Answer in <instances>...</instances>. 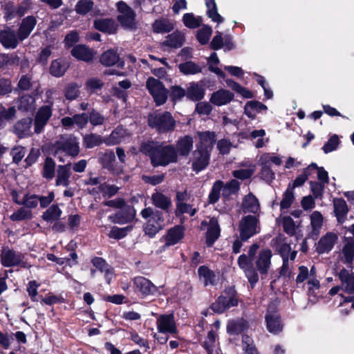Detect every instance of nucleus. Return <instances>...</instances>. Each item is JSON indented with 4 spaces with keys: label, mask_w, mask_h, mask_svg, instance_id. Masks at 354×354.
I'll list each match as a JSON object with an SVG mask.
<instances>
[{
    "label": "nucleus",
    "mask_w": 354,
    "mask_h": 354,
    "mask_svg": "<svg viewBox=\"0 0 354 354\" xmlns=\"http://www.w3.org/2000/svg\"><path fill=\"white\" fill-rule=\"evenodd\" d=\"M141 216L146 220L145 232L150 236H153L165 226L162 213L151 207H147L141 211Z\"/></svg>",
    "instance_id": "1"
},
{
    "label": "nucleus",
    "mask_w": 354,
    "mask_h": 354,
    "mask_svg": "<svg viewBox=\"0 0 354 354\" xmlns=\"http://www.w3.org/2000/svg\"><path fill=\"white\" fill-rule=\"evenodd\" d=\"M259 246L258 244H252L248 250V257L245 254L241 255L238 259V264L242 269L251 284H254L259 279L257 271L252 267L251 258L254 259L257 250Z\"/></svg>",
    "instance_id": "2"
},
{
    "label": "nucleus",
    "mask_w": 354,
    "mask_h": 354,
    "mask_svg": "<svg viewBox=\"0 0 354 354\" xmlns=\"http://www.w3.org/2000/svg\"><path fill=\"white\" fill-rule=\"evenodd\" d=\"M149 124L159 132H167L174 130L175 120L169 112L154 113L149 116Z\"/></svg>",
    "instance_id": "3"
},
{
    "label": "nucleus",
    "mask_w": 354,
    "mask_h": 354,
    "mask_svg": "<svg viewBox=\"0 0 354 354\" xmlns=\"http://www.w3.org/2000/svg\"><path fill=\"white\" fill-rule=\"evenodd\" d=\"M177 160L175 148L171 145H159L156 153L151 155V163L154 167L166 166Z\"/></svg>",
    "instance_id": "4"
},
{
    "label": "nucleus",
    "mask_w": 354,
    "mask_h": 354,
    "mask_svg": "<svg viewBox=\"0 0 354 354\" xmlns=\"http://www.w3.org/2000/svg\"><path fill=\"white\" fill-rule=\"evenodd\" d=\"M146 86L149 93L152 95L156 105L163 104L167 99V91L163 84L154 77H149Z\"/></svg>",
    "instance_id": "5"
},
{
    "label": "nucleus",
    "mask_w": 354,
    "mask_h": 354,
    "mask_svg": "<svg viewBox=\"0 0 354 354\" xmlns=\"http://www.w3.org/2000/svg\"><path fill=\"white\" fill-rule=\"evenodd\" d=\"M54 148V155L55 156H58L61 152H65L68 155L75 156L80 151L78 142L76 138L73 136L62 138L55 142Z\"/></svg>",
    "instance_id": "6"
},
{
    "label": "nucleus",
    "mask_w": 354,
    "mask_h": 354,
    "mask_svg": "<svg viewBox=\"0 0 354 354\" xmlns=\"http://www.w3.org/2000/svg\"><path fill=\"white\" fill-rule=\"evenodd\" d=\"M240 236L242 240H247L259 232L258 219L254 216H244L239 223Z\"/></svg>",
    "instance_id": "7"
},
{
    "label": "nucleus",
    "mask_w": 354,
    "mask_h": 354,
    "mask_svg": "<svg viewBox=\"0 0 354 354\" xmlns=\"http://www.w3.org/2000/svg\"><path fill=\"white\" fill-rule=\"evenodd\" d=\"M135 291L139 292L142 297L156 296L160 294L159 288L150 280L143 277H137L133 279Z\"/></svg>",
    "instance_id": "8"
},
{
    "label": "nucleus",
    "mask_w": 354,
    "mask_h": 354,
    "mask_svg": "<svg viewBox=\"0 0 354 354\" xmlns=\"http://www.w3.org/2000/svg\"><path fill=\"white\" fill-rule=\"evenodd\" d=\"M277 304L272 303L268 308L266 315L267 328L270 333L276 334L282 330L283 326L280 317L276 311Z\"/></svg>",
    "instance_id": "9"
},
{
    "label": "nucleus",
    "mask_w": 354,
    "mask_h": 354,
    "mask_svg": "<svg viewBox=\"0 0 354 354\" xmlns=\"http://www.w3.org/2000/svg\"><path fill=\"white\" fill-rule=\"evenodd\" d=\"M272 252L268 248L261 249L254 258V264L257 271L261 274H266L271 267Z\"/></svg>",
    "instance_id": "10"
},
{
    "label": "nucleus",
    "mask_w": 354,
    "mask_h": 354,
    "mask_svg": "<svg viewBox=\"0 0 354 354\" xmlns=\"http://www.w3.org/2000/svg\"><path fill=\"white\" fill-rule=\"evenodd\" d=\"M117 8L120 12L118 21L124 27L132 28L135 24L136 17L133 10L123 1L117 3Z\"/></svg>",
    "instance_id": "11"
},
{
    "label": "nucleus",
    "mask_w": 354,
    "mask_h": 354,
    "mask_svg": "<svg viewBox=\"0 0 354 354\" xmlns=\"http://www.w3.org/2000/svg\"><path fill=\"white\" fill-rule=\"evenodd\" d=\"M237 299L235 298L233 291L230 294L226 292L223 294L218 299L212 304L211 308L217 313H223L226 309L236 306Z\"/></svg>",
    "instance_id": "12"
},
{
    "label": "nucleus",
    "mask_w": 354,
    "mask_h": 354,
    "mask_svg": "<svg viewBox=\"0 0 354 354\" xmlns=\"http://www.w3.org/2000/svg\"><path fill=\"white\" fill-rule=\"evenodd\" d=\"M53 102L48 105L41 106L37 111L35 118V131L39 133L42 131L52 115Z\"/></svg>",
    "instance_id": "13"
},
{
    "label": "nucleus",
    "mask_w": 354,
    "mask_h": 354,
    "mask_svg": "<svg viewBox=\"0 0 354 354\" xmlns=\"http://www.w3.org/2000/svg\"><path fill=\"white\" fill-rule=\"evenodd\" d=\"M156 326L158 332L162 333L176 334L177 327L172 314L162 315L156 321Z\"/></svg>",
    "instance_id": "14"
},
{
    "label": "nucleus",
    "mask_w": 354,
    "mask_h": 354,
    "mask_svg": "<svg viewBox=\"0 0 354 354\" xmlns=\"http://www.w3.org/2000/svg\"><path fill=\"white\" fill-rule=\"evenodd\" d=\"M24 256L8 248H3L1 253V261L3 266L12 267L22 263Z\"/></svg>",
    "instance_id": "15"
},
{
    "label": "nucleus",
    "mask_w": 354,
    "mask_h": 354,
    "mask_svg": "<svg viewBox=\"0 0 354 354\" xmlns=\"http://www.w3.org/2000/svg\"><path fill=\"white\" fill-rule=\"evenodd\" d=\"M198 137L196 149L210 153L216 141V133L214 131L198 132Z\"/></svg>",
    "instance_id": "16"
},
{
    "label": "nucleus",
    "mask_w": 354,
    "mask_h": 354,
    "mask_svg": "<svg viewBox=\"0 0 354 354\" xmlns=\"http://www.w3.org/2000/svg\"><path fill=\"white\" fill-rule=\"evenodd\" d=\"M234 94L226 89H219L212 93L209 101L213 104L221 106L230 103L234 99Z\"/></svg>",
    "instance_id": "17"
},
{
    "label": "nucleus",
    "mask_w": 354,
    "mask_h": 354,
    "mask_svg": "<svg viewBox=\"0 0 354 354\" xmlns=\"http://www.w3.org/2000/svg\"><path fill=\"white\" fill-rule=\"evenodd\" d=\"M210 153L196 149L193 153L192 168L198 172L204 169L209 163Z\"/></svg>",
    "instance_id": "18"
},
{
    "label": "nucleus",
    "mask_w": 354,
    "mask_h": 354,
    "mask_svg": "<svg viewBox=\"0 0 354 354\" xmlns=\"http://www.w3.org/2000/svg\"><path fill=\"white\" fill-rule=\"evenodd\" d=\"M338 276L341 281V290L348 295H354V272L342 269Z\"/></svg>",
    "instance_id": "19"
},
{
    "label": "nucleus",
    "mask_w": 354,
    "mask_h": 354,
    "mask_svg": "<svg viewBox=\"0 0 354 354\" xmlns=\"http://www.w3.org/2000/svg\"><path fill=\"white\" fill-rule=\"evenodd\" d=\"M337 240V235L333 232H328L322 236L317 245V251L319 254L330 252Z\"/></svg>",
    "instance_id": "20"
},
{
    "label": "nucleus",
    "mask_w": 354,
    "mask_h": 354,
    "mask_svg": "<svg viewBox=\"0 0 354 354\" xmlns=\"http://www.w3.org/2000/svg\"><path fill=\"white\" fill-rule=\"evenodd\" d=\"M218 334L213 329L210 330L203 342V347L208 354H222L218 347Z\"/></svg>",
    "instance_id": "21"
},
{
    "label": "nucleus",
    "mask_w": 354,
    "mask_h": 354,
    "mask_svg": "<svg viewBox=\"0 0 354 354\" xmlns=\"http://www.w3.org/2000/svg\"><path fill=\"white\" fill-rule=\"evenodd\" d=\"M0 42L6 48H15L19 40L14 30L6 28L0 32Z\"/></svg>",
    "instance_id": "22"
},
{
    "label": "nucleus",
    "mask_w": 354,
    "mask_h": 354,
    "mask_svg": "<svg viewBox=\"0 0 354 354\" xmlns=\"http://www.w3.org/2000/svg\"><path fill=\"white\" fill-rule=\"evenodd\" d=\"M129 133L127 131V129L118 127H117L107 138L104 142L107 145H116L121 142L126 141L129 138Z\"/></svg>",
    "instance_id": "23"
},
{
    "label": "nucleus",
    "mask_w": 354,
    "mask_h": 354,
    "mask_svg": "<svg viewBox=\"0 0 354 354\" xmlns=\"http://www.w3.org/2000/svg\"><path fill=\"white\" fill-rule=\"evenodd\" d=\"M71 54L75 58L84 62H90L93 59L95 53L84 45L75 46L71 50Z\"/></svg>",
    "instance_id": "24"
},
{
    "label": "nucleus",
    "mask_w": 354,
    "mask_h": 354,
    "mask_svg": "<svg viewBox=\"0 0 354 354\" xmlns=\"http://www.w3.org/2000/svg\"><path fill=\"white\" fill-rule=\"evenodd\" d=\"M36 19L32 16H28L24 19L19 29V38L24 40L30 34L36 25Z\"/></svg>",
    "instance_id": "25"
},
{
    "label": "nucleus",
    "mask_w": 354,
    "mask_h": 354,
    "mask_svg": "<svg viewBox=\"0 0 354 354\" xmlns=\"http://www.w3.org/2000/svg\"><path fill=\"white\" fill-rule=\"evenodd\" d=\"M334 212L337 222L343 223L348 213V207L346 201L342 198L333 199Z\"/></svg>",
    "instance_id": "26"
},
{
    "label": "nucleus",
    "mask_w": 354,
    "mask_h": 354,
    "mask_svg": "<svg viewBox=\"0 0 354 354\" xmlns=\"http://www.w3.org/2000/svg\"><path fill=\"white\" fill-rule=\"evenodd\" d=\"M71 165H59L57 167V175L56 179V186L68 187L69 185V178L71 177Z\"/></svg>",
    "instance_id": "27"
},
{
    "label": "nucleus",
    "mask_w": 354,
    "mask_h": 354,
    "mask_svg": "<svg viewBox=\"0 0 354 354\" xmlns=\"http://www.w3.org/2000/svg\"><path fill=\"white\" fill-rule=\"evenodd\" d=\"M220 236V227L218 221L212 218L209 221V227L206 234V243L208 246H212L215 241Z\"/></svg>",
    "instance_id": "28"
},
{
    "label": "nucleus",
    "mask_w": 354,
    "mask_h": 354,
    "mask_svg": "<svg viewBox=\"0 0 354 354\" xmlns=\"http://www.w3.org/2000/svg\"><path fill=\"white\" fill-rule=\"evenodd\" d=\"M32 119L26 118L17 122L14 127L15 133L19 137H25L31 133Z\"/></svg>",
    "instance_id": "29"
},
{
    "label": "nucleus",
    "mask_w": 354,
    "mask_h": 354,
    "mask_svg": "<svg viewBox=\"0 0 354 354\" xmlns=\"http://www.w3.org/2000/svg\"><path fill=\"white\" fill-rule=\"evenodd\" d=\"M207 15L213 22L218 24L224 21V18L218 12V8L215 0H205Z\"/></svg>",
    "instance_id": "30"
},
{
    "label": "nucleus",
    "mask_w": 354,
    "mask_h": 354,
    "mask_svg": "<svg viewBox=\"0 0 354 354\" xmlns=\"http://www.w3.org/2000/svg\"><path fill=\"white\" fill-rule=\"evenodd\" d=\"M248 328V322L242 319L230 320L227 326V331L230 335H238L246 330Z\"/></svg>",
    "instance_id": "31"
},
{
    "label": "nucleus",
    "mask_w": 354,
    "mask_h": 354,
    "mask_svg": "<svg viewBox=\"0 0 354 354\" xmlns=\"http://www.w3.org/2000/svg\"><path fill=\"white\" fill-rule=\"evenodd\" d=\"M242 208L245 213H257L259 210V203L257 198L252 194L245 196L242 202Z\"/></svg>",
    "instance_id": "32"
},
{
    "label": "nucleus",
    "mask_w": 354,
    "mask_h": 354,
    "mask_svg": "<svg viewBox=\"0 0 354 354\" xmlns=\"http://www.w3.org/2000/svg\"><path fill=\"white\" fill-rule=\"evenodd\" d=\"M94 26L97 30L109 34L114 33L116 30L115 21L109 19H98L95 20Z\"/></svg>",
    "instance_id": "33"
},
{
    "label": "nucleus",
    "mask_w": 354,
    "mask_h": 354,
    "mask_svg": "<svg viewBox=\"0 0 354 354\" xmlns=\"http://www.w3.org/2000/svg\"><path fill=\"white\" fill-rule=\"evenodd\" d=\"M198 274L200 281L205 286L214 285L216 280V277L214 272L205 266H201L198 268Z\"/></svg>",
    "instance_id": "34"
},
{
    "label": "nucleus",
    "mask_w": 354,
    "mask_h": 354,
    "mask_svg": "<svg viewBox=\"0 0 354 354\" xmlns=\"http://www.w3.org/2000/svg\"><path fill=\"white\" fill-rule=\"evenodd\" d=\"M184 40V35L181 32L175 31L167 37L163 45L171 48H180L183 46Z\"/></svg>",
    "instance_id": "35"
},
{
    "label": "nucleus",
    "mask_w": 354,
    "mask_h": 354,
    "mask_svg": "<svg viewBox=\"0 0 354 354\" xmlns=\"http://www.w3.org/2000/svg\"><path fill=\"white\" fill-rule=\"evenodd\" d=\"M245 113L250 118H254L257 113L267 110V106L257 101H250L245 106Z\"/></svg>",
    "instance_id": "36"
},
{
    "label": "nucleus",
    "mask_w": 354,
    "mask_h": 354,
    "mask_svg": "<svg viewBox=\"0 0 354 354\" xmlns=\"http://www.w3.org/2000/svg\"><path fill=\"white\" fill-rule=\"evenodd\" d=\"M100 61L105 66H111L119 63L120 57L115 50L111 49L102 53Z\"/></svg>",
    "instance_id": "37"
},
{
    "label": "nucleus",
    "mask_w": 354,
    "mask_h": 354,
    "mask_svg": "<svg viewBox=\"0 0 354 354\" xmlns=\"http://www.w3.org/2000/svg\"><path fill=\"white\" fill-rule=\"evenodd\" d=\"M320 286L319 281L316 278V270L314 266L310 269V278L307 282V288L309 297H316V291L319 290Z\"/></svg>",
    "instance_id": "38"
},
{
    "label": "nucleus",
    "mask_w": 354,
    "mask_h": 354,
    "mask_svg": "<svg viewBox=\"0 0 354 354\" xmlns=\"http://www.w3.org/2000/svg\"><path fill=\"white\" fill-rule=\"evenodd\" d=\"M151 200L156 207L162 209H167L171 205V199L160 192L153 193Z\"/></svg>",
    "instance_id": "39"
},
{
    "label": "nucleus",
    "mask_w": 354,
    "mask_h": 354,
    "mask_svg": "<svg viewBox=\"0 0 354 354\" xmlns=\"http://www.w3.org/2000/svg\"><path fill=\"white\" fill-rule=\"evenodd\" d=\"M310 225L312 227V235L317 236L319 232L323 225L324 218L322 214L318 212H313L310 216Z\"/></svg>",
    "instance_id": "40"
},
{
    "label": "nucleus",
    "mask_w": 354,
    "mask_h": 354,
    "mask_svg": "<svg viewBox=\"0 0 354 354\" xmlns=\"http://www.w3.org/2000/svg\"><path fill=\"white\" fill-rule=\"evenodd\" d=\"M183 230L180 227H175L171 229L166 237V245H172L177 243L183 237Z\"/></svg>",
    "instance_id": "41"
},
{
    "label": "nucleus",
    "mask_w": 354,
    "mask_h": 354,
    "mask_svg": "<svg viewBox=\"0 0 354 354\" xmlns=\"http://www.w3.org/2000/svg\"><path fill=\"white\" fill-rule=\"evenodd\" d=\"M183 22L187 28L194 29L201 26L202 23V17L200 16H195L192 12L185 13L183 17Z\"/></svg>",
    "instance_id": "42"
},
{
    "label": "nucleus",
    "mask_w": 354,
    "mask_h": 354,
    "mask_svg": "<svg viewBox=\"0 0 354 354\" xmlns=\"http://www.w3.org/2000/svg\"><path fill=\"white\" fill-rule=\"evenodd\" d=\"M180 71L184 75H195L201 72L202 68L200 66L193 62H186L178 65Z\"/></svg>",
    "instance_id": "43"
},
{
    "label": "nucleus",
    "mask_w": 354,
    "mask_h": 354,
    "mask_svg": "<svg viewBox=\"0 0 354 354\" xmlns=\"http://www.w3.org/2000/svg\"><path fill=\"white\" fill-rule=\"evenodd\" d=\"M205 95L204 88L198 84H192L187 91V96L192 100H200Z\"/></svg>",
    "instance_id": "44"
},
{
    "label": "nucleus",
    "mask_w": 354,
    "mask_h": 354,
    "mask_svg": "<svg viewBox=\"0 0 354 354\" xmlns=\"http://www.w3.org/2000/svg\"><path fill=\"white\" fill-rule=\"evenodd\" d=\"M245 166L246 168H241L233 171L232 174L234 177L238 179L245 180L252 176L256 170L255 165L249 164Z\"/></svg>",
    "instance_id": "45"
},
{
    "label": "nucleus",
    "mask_w": 354,
    "mask_h": 354,
    "mask_svg": "<svg viewBox=\"0 0 354 354\" xmlns=\"http://www.w3.org/2000/svg\"><path fill=\"white\" fill-rule=\"evenodd\" d=\"M220 61L216 53H212L211 55L207 58V64L209 71L216 73L218 76L221 78L225 77V74L219 68L217 65Z\"/></svg>",
    "instance_id": "46"
},
{
    "label": "nucleus",
    "mask_w": 354,
    "mask_h": 354,
    "mask_svg": "<svg viewBox=\"0 0 354 354\" xmlns=\"http://www.w3.org/2000/svg\"><path fill=\"white\" fill-rule=\"evenodd\" d=\"M62 214V210L58 205H53L44 212L42 218L47 222H53L58 220Z\"/></svg>",
    "instance_id": "47"
},
{
    "label": "nucleus",
    "mask_w": 354,
    "mask_h": 354,
    "mask_svg": "<svg viewBox=\"0 0 354 354\" xmlns=\"http://www.w3.org/2000/svg\"><path fill=\"white\" fill-rule=\"evenodd\" d=\"M55 162L50 158H46L43 166L42 176L44 178L51 180L55 176Z\"/></svg>",
    "instance_id": "48"
},
{
    "label": "nucleus",
    "mask_w": 354,
    "mask_h": 354,
    "mask_svg": "<svg viewBox=\"0 0 354 354\" xmlns=\"http://www.w3.org/2000/svg\"><path fill=\"white\" fill-rule=\"evenodd\" d=\"M193 147V140L190 136H185L178 142L177 147L181 155H187Z\"/></svg>",
    "instance_id": "49"
},
{
    "label": "nucleus",
    "mask_w": 354,
    "mask_h": 354,
    "mask_svg": "<svg viewBox=\"0 0 354 354\" xmlns=\"http://www.w3.org/2000/svg\"><path fill=\"white\" fill-rule=\"evenodd\" d=\"M68 68V65L66 63L62 60H55L52 62L50 72V73L55 77H61L66 72Z\"/></svg>",
    "instance_id": "50"
},
{
    "label": "nucleus",
    "mask_w": 354,
    "mask_h": 354,
    "mask_svg": "<svg viewBox=\"0 0 354 354\" xmlns=\"http://www.w3.org/2000/svg\"><path fill=\"white\" fill-rule=\"evenodd\" d=\"M153 28L156 32H166L171 30L174 26L172 23L168 19H160L154 22Z\"/></svg>",
    "instance_id": "51"
},
{
    "label": "nucleus",
    "mask_w": 354,
    "mask_h": 354,
    "mask_svg": "<svg viewBox=\"0 0 354 354\" xmlns=\"http://www.w3.org/2000/svg\"><path fill=\"white\" fill-rule=\"evenodd\" d=\"M15 115V109L14 107L6 109L0 105V128L3 127L6 122L12 120Z\"/></svg>",
    "instance_id": "52"
},
{
    "label": "nucleus",
    "mask_w": 354,
    "mask_h": 354,
    "mask_svg": "<svg viewBox=\"0 0 354 354\" xmlns=\"http://www.w3.org/2000/svg\"><path fill=\"white\" fill-rule=\"evenodd\" d=\"M212 33V29L208 25H204L197 31L196 37L200 44H205L208 42Z\"/></svg>",
    "instance_id": "53"
},
{
    "label": "nucleus",
    "mask_w": 354,
    "mask_h": 354,
    "mask_svg": "<svg viewBox=\"0 0 354 354\" xmlns=\"http://www.w3.org/2000/svg\"><path fill=\"white\" fill-rule=\"evenodd\" d=\"M103 142L100 136L91 133L87 134L84 137L83 145L86 148H93L98 146Z\"/></svg>",
    "instance_id": "54"
},
{
    "label": "nucleus",
    "mask_w": 354,
    "mask_h": 354,
    "mask_svg": "<svg viewBox=\"0 0 354 354\" xmlns=\"http://www.w3.org/2000/svg\"><path fill=\"white\" fill-rule=\"evenodd\" d=\"M221 191L223 192V182L217 180L213 185L209 195V200L211 203H214L218 200Z\"/></svg>",
    "instance_id": "55"
},
{
    "label": "nucleus",
    "mask_w": 354,
    "mask_h": 354,
    "mask_svg": "<svg viewBox=\"0 0 354 354\" xmlns=\"http://www.w3.org/2000/svg\"><path fill=\"white\" fill-rule=\"evenodd\" d=\"M159 145H160L158 142L147 141L142 143L140 150L142 153L149 155L151 158V155L156 153V150H158Z\"/></svg>",
    "instance_id": "56"
},
{
    "label": "nucleus",
    "mask_w": 354,
    "mask_h": 354,
    "mask_svg": "<svg viewBox=\"0 0 354 354\" xmlns=\"http://www.w3.org/2000/svg\"><path fill=\"white\" fill-rule=\"evenodd\" d=\"M35 106V99L30 95L22 96L19 100V108L24 111L34 109Z\"/></svg>",
    "instance_id": "57"
},
{
    "label": "nucleus",
    "mask_w": 354,
    "mask_h": 354,
    "mask_svg": "<svg viewBox=\"0 0 354 354\" xmlns=\"http://www.w3.org/2000/svg\"><path fill=\"white\" fill-rule=\"evenodd\" d=\"M342 254L345 259V262L350 263L354 258V243L348 241L343 247Z\"/></svg>",
    "instance_id": "58"
},
{
    "label": "nucleus",
    "mask_w": 354,
    "mask_h": 354,
    "mask_svg": "<svg viewBox=\"0 0 354 354\" xmlns=\"http://www.w3.org/2000/svg\"><path fill=\"white\" fill-rule=\"evenodd\" d=\"M311 169H317V165L314 164V163L311 164L310 165L308 166V168H306L304 171L303 174H301L296 178V179L295 180V181L293 182V184H292V189L295 187H299V186L302 185L306 182V180L308 178V176L310 174L309 171L311 170Z\"/></svg>",
    "instance_id": "59"
},
{
    "label": "nucleus",
    "mask_w": 354,
    "mask_h": 354,
    "mask_svg": "<svg viewBox=\"0 0 354 354\" xmlns=\"http://www.w3.org/2000/svg\"><path fill=\"white\" fill-rule=\"evenodd\" d=\"M240 184L236 180H232L227 183L225 186L223 185V195L225 197H228L232 194L236 193L239 189Z\"/></svg>",
    "instance_id": "60"
},
{
    "label": "nucleus",
    "mask_w": 354,
    "mask_h": 354,
    "mask_svg": "<svg viewBox=\"0 0 354 354\" xmlns=\"http://www.w3.org/2000/svg\"><path fill=\"white\" fill-rule=\"evenodd\" d=\"M32 216L31 211L26 207H23L19 209L17 212H14L10 218L12 221H21L26 218H30Z\"/></svg>",
    "instance_id": "61"
},
{
    "label": "nucleus",
    "mask_w": 354,
    "mask_h": 354,
    "mask_svg": "<svg viewBox=\"0 0 354 354\" xmlns=\"http://www.w3.org/2000/svg\"><path fill=\"white\" fill-rule=\"evenodd\" d=\"M19 57L14 54H0V66H11L17 64Z\"/></svg>",
    "instance_id": "62"
},
{
    "label": "nucleus",
    "mask_w": 354,
    "mask_h": 354,
    "mask_svg": "<svg viewBox=\"0 0 354 354\" xmlns=\"http://www.w3.org/2000/svg\"><path fill=\"white\" fill-rule=\"evenodd\" d=\"M294 201V194L292 188L288 187L283 194V198L281 201V208L287 209L290 207Z\"/></svg>",
    "instance_id": "63"
},
{
    "label": "nucleus",
    "mask_w": 354,
    "mask_h": 354,
    "mask_svg": "<svg viewBox=\"0 0 354 354\" xmlns=\"http://www.w3.org/2000/svg\"><path fill=\"white\" fill-rule=\"evenodd\" d=\"M339 143V138L337 135L332 136L328 142L323 146L322 149L325 153H330L335 150Z\"/></svg>",
    "instance_id": "64"
}]
</instances>
